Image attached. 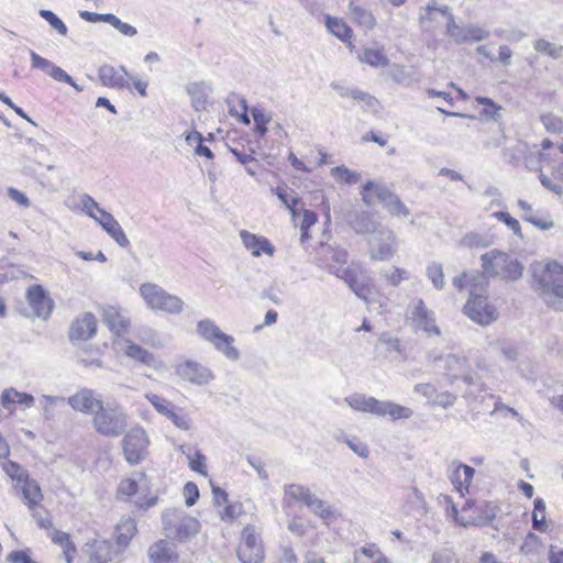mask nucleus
Wrapping results in <instances>:
<instances>
[{
    "label": "nucleus",
    "instance_id": "nucleus-33",
    "mask_svg": "<svg viewBox=\"0 0 563 563\" xmlns=\"http://www.w3.org/2000/svg\"><path fill=\"white\" fill-rule=\"evenodd\" d=\"M355 563H389L375 544H368L356 550L354 553Z\"/></svg>",
    "mask_w": 563,
    "mask_h": 563
},
{
    "label": "nucleus",
    "instance_id": "nucleus-21",
    "mask_svg": "<svg viewBox=\"0 0 563 563\" xmlns=\"http://www.w3.org/2000/svg\"><path fill=\"white\" fill-rule=\"evenodd\" d=\"M346 221L356 234H374L382 227L368 211L351 212Z\"/></svg>",
    "mask_w": 563,
    "mask_h": 563
},
{
    "label": "nucleus",
    "instance_id": "nucleus-16",
    "mask_svg": "<svg viewBox=\"0 0 563 563\" xmlns=\"http://www.w3.org/2000/svg\"><path fill=\"white\" fill-rule=\"evenodd\" d=\"M67 402L74 410L86 415L93 413V416L98 409H101V405L103 404L99 395L89 388H81L76 394L70 396Z\"/></svg>",
    "mask_w": 563,
    "mask_h": 563
},
{
    "label": "nucleus",
    "instance_id": "nucleus-62",
    "mask_svg": "<svg viewBox=\"0 0 563 563\" xmlns=\"http://www.w3.org/2000/svg\"><path fill=\"white\" fill-rule=\"evenodd\" d=\"M475 275H482V274L478 272H473V273H463L459 276H455L452 282L453 286L460 290L467 287L468 291H470L472 288V284L475 283V280H473V279H475V277H474Z\"/></svg>",
    "mask_w": 563,
    "mask_h": 563
},
{
    "label": "nucleus",
    "instance_id": "nucleus-40",
    "mask_svg": "<svg viewBox=\"0 0 563 563\" xmlns=\"http://www.w3.org/2000/svg\"><path fill=\"white\" fill-rule=\"evenodd\" d=\"M173 424L183 431H189L192 429L194 422L187 412L183 408L174 407L166 416Z\"/></svg>",
    "mask_w": 563,
    "mask_h": 563
},
{
    "label": "nucleus",
    "instance_id": "nucleus-36",
    "mask_svg": "<svg viewBox=\"0 0 563 563\" xmlns=\"http://www.w3.org/2000/svg\"><path fill=\"white\" fill-rule=\"evenodd\" d=\"M325 26L335 37L346 42L352 37V29L341 19L330 15L325 16Z\"/></svg>",
    "mask_w": 563,
    "mask_h": 563
},
{
    "label": "nucleus",
    "instance_id": "nucleus-18",
    "mask_svg": "<svg viewBox=\"0 0 563 563\" xmlns=\"http://www.w3.org/2000/svg\"><path fill=\"white\" fill-rule=\"evenodd\" d=\"M96 330V317L91 312H85L73 321L69 329V339L71 341H87L92 338Z\"/></svg>",
    "mask_w": 563,
    "mask_h": 563
},
{
    "label": "nucleus",
    "instance_id": "nucleus-14",
    "mask_svg": "<svg viewBox=\"0 0 563 563\" xmlns=\"http://www.w3.org/2000/svg\"><path fill=\"white\" fill-rule=\"evenodd\" d=\"M175 373L183 380L199 386L207 385L214 379V375L210 368L194 360H186L178 363Z\"/></svg>",
    "mask_w": 563,
    "mask_h": 563
},
{
    "label": "nucleus",
    "instance_id": "nucleus-29",
    "mask_svg": "<svg viewBox=\"0 0 563 563\" xmlns=\"http://www.w3.org/2000/svg\"><path fill=\"white\" fill-rule=\"evenodd\" d=\"M474 474L475 470L473 467L462 463H459L452 471L450 479L462 496L468 493Z\"/></svg>",
    "mask_w": 563,
    "mask_h": 563
},
{
    "label": "nucleus",
    "instance_id": "nucleus-8",
    "mask_svg": "<svg viewBox=\"0 0 563 563\" xmlns=\"http://www.w3.org/2000/svg\"><path fill=\"white\" fill-rule=\"evenodd\" d=\"M197 333L210 342L219 352L231 361L240 358L239 350L233 346L234 339L224 333L212 320L205 319L198 322Z\"/></svg>",
    "mask_w": 563,
    "mask_h": 563
},
{
    "label": "nucleus",
    "instance_id": "nucleus-39",
    "mask_svg": "<svg viewBox=\"0 0 563 563\" xmlns=\"http://www.w3.org/2000/svg\"><path fill=\"white\" fill-rule=\"evenodd\" d=\"M518 207L525 211V214L522 216V219L525 221H528L530 223H532L534 227L541 229V230H550L553 228V221L551 220H548V219H540V218H537L533 213H532V207L530 203H528L527 201L522 200V199H519L518 200Z\"/></svg>",
    "mask_w": 563,
    "mask_h": 563
},
{
    "label": "nucleus",
    "instance_id": "nucleus-44",
    "mask_svg": "<svg viewBox=\"0 0 563 563\" xmlns=\"http://www.w3.org/2000/svg\"><path fill=\"white\" fill-rule=\"evenodd\" d=\"M331 176L338 181L346 185H354L361 180V174L350 170L345 166H338L331 169Z\"/></svg>",
    "mask_w": 563,
    "mask_h": 563
},
{
    "label": "nucleus",
    "instance_id": "nucleus-12",
    "mask_svg": "<svg viewBox=\"0 0 563 563\" xmlns=\"http://www.w3.org/2000/svg\"><path fill=\"white\" fill-rule=\"evenodd\" d=\"M427 361L432 366H437L440 362H443L444 375L448 377L450 384H454V382L470 368L468 360L465 356L454 353H449L443 356L437 351H431L427 355Z\"/></svg>",
    "mask_w": 563,
    "mask_h": 563
},
{
    "label": "nucleus",
    "instance_id": "nucleus-17",
    "mask_svg": "<svg viewBox=\"0 0 563 563\" xmlns=\"http://www.w3.org/2000/svg\"><path fill=\"white\" fill-rule=\"evenodd\" d=\"M26 300L36 317L46 320L51 316L54 302L41 285H32L27 288Z\"/></svg>",
    "mask_w": 563,
    "mask_h": 563
},
{
    "label": "nucleus",
    "instance_id": "nucleus-59",
    "mask_svg": "<svg viewBox=\"0 0 563 563\" xmlns=\"http://www.w3.org/2000/svg\"><path fill=\"white\" fill-rule=\"evenodd\" d=\"M446 32L456 43L465 42V36L463 35L464 26H460L455 22V19L453 15H450V19L446 23Z\"/></svg>",
    "mask_w": 563,
    "mask_h": 563
},
{
    "label": "nucleus",
    "instance_id": "nucleus-54",
    "mask_svg": "<svg viewBox=\"0 0 563 563\" xmlns=\"http://www.w3.org/2000/svg\"><path fill=\"white\" fill-rule=\"evenodd\" d=\"M310 489L302 485L289 484L285 486V494L296 501L303 503Z\"/></svg>",
    "mask_w": 563,
    "mask_h": 563
},
{
    "label": "nucleus",
    "instance_id": "nucleus-9",
    "mask_svg": "<svg viewBox=\"0 0 563 563\" xmlns=\"http://www.w3.org/2000/svg\"><path fill=\"white\" fill-rule=\"evenodd\" d=\"M150 439L145 430L136 427L126 432L122 439V448L126 462L131 465L141 463L146 459Z\"/></svg>",
    "mask_w": 563,
    "mask_h": 563
},
{
    "label": "nucleus",
    "instance_id": "nucleus-30",
    "mask_svg": "<svg viewBox=\"0 0 563 563\" xmlns=\"http://www.w3.org/2000/svg\"><path fill=\"white\" fill-rule=\"evenodd\" d=\"M136 521L134 518L123 516L115 527V543L120 549H125L135 536Z\"/></svg>",
    "mask_w": 563,
    "mask_h": 563
},
{
    "label": "nucleus",
    "instance_id": "nucleus-20",
    "mask_svg": "<svg viewBox=\"0 0 563 563\" xmlns=\"http://www.w3.org/2000/svg\"><path fill=\"white\" fill-rule=\"evenodd\" d=\"M98 76L103 86L115 88V89H130L128 80V70L124 66H120L119 69L111 65H102L98 70Z\"/></svg>",
    "mask_w": 563,
    "mask_h": 563
},
{
    "label": "nucleus",
    "instance_id": "nucleus-31",
    "mask_svg": "<svg viewBox=\"0 0 563 563\" xmlns=\"http://www.w3.org/2000/svg\"><path fill=\"white\" fill-rule=\"evenodd\" d=\"M153 563H168L176 558L175 545L166 540H159L148 549Z\"/></svg>",
    "mask_w": 563,
    "mask_h": 563
},
{
    "label": "nucleus",
    "instance_id": "nucleus-13",
    "mask_svg": "<svg viewBox=\"0 0 563 563\" xmlns=\"http://www.w3.org/2000/svg\"><path fill=\"white\" fill-rule=\"evenodd\" d=\"M408 318L416 328L427 334H441L440 328L435 324L434 312L427 308L422 299H415L409 303Z\"/></svg>",
    "mask_w": 563,
    "mask_h": 563
},
{
    "label": "nucleus",
    "instance_id": "nucleus-38",
    "mask_svg": "<svg viewBox=\"0 0 563 563\" xmlns=\"http://www.w3.org/2000/svg\"><path fill=\"white\" fill-rule=\"evenodd\" d=\"M187 93L191 98V104L196 111L205 108L207 101V87L202 82H192L187 86Z\"/></svg>",
    "mask_w": 563,
    "mask_h": 563
},
{
    "label": "nucleus",
    "instance_id": "nucleus-11",
    "mask_svg": "<svg viewBox=\"0 0 563 563\" xmlns=\"http://www.w3.org/2000/svg\"><path fill=\"white\" fill-rule=\"evenodd\" d=\"M238 556L242 563H261L264 549L260 532L254 526H246L242 531V540L238 549Z\"/></svg>",
    "mask_w": 563,
    "mask_h": 563
},
{
    "label": "nucleus",
    "instance_id": "nucleus-28",
    "mask_svg": "<svg viewBox=\"0 0 563 563\" xmlns=\"http://www.w3.org/2000/svg\"><path fill=\"white\" fill-rule=\"evenodd\" d=\"M107 231V233L122 247H126L130 241L123 232L119 222L107 211H100V217L96 220Z\"/></svg>",
    "mask_w": 563,
    "mask_h": 563
},
{
    "label": "nucleus",
    "instance_id": "nucleus-48",
    "mask_svg": "<svg viewBox=\"0 0 563 563\" xmlns=\"http://www.w3.org/2000/svg\"><path fill=\"white\" fill-rule=\"evenodd\" d=\"M41 18H43L59 35L66 36L68 29L66 24L51 10L42 9L38 11Z\"/></svg>",
    "mask_w": 563,
    "mask_h": 563
},
{
    "label": "nucleus",
    "instance_id": "nucleus-50",
    "mask_svg": "<svg viewBox=\"0 0 563 563\" xmlns=\"http://www.w3.org/2000/svg\"><path fill=\"white\" fill-rule=\"evenodd\" d=\"M331 88L333 90H335L342 98L351 97L354 100H364V101L371 99V97L366 92H363L357 89H349L347 87L343 86L340 82H332Z\"/></svg>",
    "mask_w": 563,
    "mask_h": 563
},
{
    "label": "nucleus",
    "instance_id": "nucleus-15",
    "mask_svg": "<svg viewBox=\"0 0 563 563\" xmlns=\"http://www.w3.org/2000/svg\"><path fill=\"white\" fill-rule=\"evenodd\" d=\"M362 200L366 206H372L375 202V198L380 201L384 207L389 210L395 201L399 198L397 195L391 192L386 186L378 183L368 180L363 185Z\"/></svg>",
    "mask_w": 563,
    "mask_h": 563
},
{
    "label": "nucleus",
    "instance_id": "nucleus-47",
    "mask_svg": "<svg viewBox=\"0 0 563 563\" xmlns=\"http://www.w3.org/2000/svg\"><path fill=\"white\" fill-rule=\"evenodd\" d=\"M426 274L431 280L433 287L438 290H441L444 288L445 282H444V274H443V267L440 263L432 262L428 264L426 268Z\"/></svg>",
    "mask_w": 563,
    "mask_h": 563
},
{
    "label": "nucleus",
    "instance_id": "nucleus-25",
    "mask_svg": "<svg viewBox=\"0 0 563 563\" xmlns=\"http://www.w3.org/2000/svg\"><path fill=\"white\" fill-rule=\"evenodd\" d=\"M102 317L108 328L117 335L124 333L130 327L129 317L117 307H104L102 309Z\"/></svg>",
    "mask_w": 563,
    "mask_h": 563
},
{
    "label": "nucleus",
    "instance_id": "nucleus-24",
    "mask_svg": "<svg viewBox=\"0 0 563 563\" xmlns=\"http://www.w3.org/2000/svg\"><path fill=\"white\" fill-rule=\"evenodd\" d=\"M31 66L45 71L51 78L59 82H70V76L53 62L42 57L34 51H30Z\"/></svg>",
    "mask_w": 563,
    "mask_h": 563
},
{
    "label": "nucleus",
    "instance_id": "nucleus-10",
    "mask_svg": "<svg viewBox=\"0 0 563 563\" xmlns=\"http://www.w3.org/2000/svg\"><path fill=\"white\" fill-rule=\"evenodd\" d=\"M397 251V241L394 231L382 225L368 240L371 258L379 261L390 260Z\"/></svg>",
    "mask_w": 563,
    "mask_h": 563
},
{
    "label": "nucleus",
    "instance_id": "nucleus-22",
    "mask_svg": "<svg viewBox=\"0 0 563 563\" xmlns=\"http://www.w3.org/2000/svg\"><path fill=\"white\" fill-rule=\"evenodd\" d=\"M124 347H121V350L129 358L154 369H158L163 366L162 361L157 360L153 353L148 352L142 346L133 343L130 340H124Z\"/></svg>",
    "mask_w": 563,
    "mask_h": 563
},
{
    "label": "nucleus",
    "instance_id": "nucleus-58",
    "mask_svg": "<svg viewBox=\"0 0 563 563\" xmlns=\"http://www.w3.org/2000/svg\"><path fill=\"white\" fill-rule=\"evenodd\" d=\"M476 102L485 106L486 108L483 110V114L496 120L499 117L500 107L497 106L490 98L487 97H476Z\"/></svg>",
    "mask_w": 563,
    "mask_h": 563
},
{
    "label": "nucleus",
    "instance_id": "nucleus-7",
    "mask_svg": "<svg viewBox=\"0 0 563 563\" xmlns=\"http://www.w3.org/2000/svg\"><path fill=\"white\" fill-rule=\"evenodd\" d=\"M166 536L170 539L187 540L196 536L200 529L199 521L179 509H168L163 514Z\"/></svg>",
    "mask_w": 563,
    "mask_h": 563
},
{
    "label": "nucleus",
    "instance_id": "nucleus-6",
    "mask_svg": "<svg viewBox=\"0 0 563 563\" xmlns=\"http://www.w3.org/2000/svg\"><path fill=\"white\" fill-rule=\"evenodd\" d=\"M140 294L152 310L170 314H179L184 310L185 303L179 297L167 292L156 284H142L140 286Z\"/></svg>",
    "mask_w": 563,
    "mask_h": 563
},
{
    "label": "nucleus",
    "instance_id": "nucleus-23",
    "mask_svg": "<svg viewBox=\"0 0 563 563\" xmlns=\"http://www.w3.org/2000/svg\"><path fill=\"white\" fill-rule=\"evenodd\" d=\"M329 271L343 279L358 298L367 302L369 289L365 284L358 282L357 274L354 269L330 265Z\"/></svg>",
    "mask_w": 563,
    "mask_h": 563
},
{
    "label": "nucleus",
    "instance_id": "nucleus-3",
    "mask_svg": "<svg viewBox=\"0 0 563 563\" xmlns=\"http://www.w3.org/2000/svg\"><path fill=\"white\" fill-rule=\"evenodd\" d=\"M344 401L355 411L368 412L377 417H390L393 420L409 419L413 411L409 407L398 405L389 400H378L363 394H353L345 397Z\"/></svg>",
    "mask_w": 563,
    "mask_h": 563
},
{
    "label": "nucleus",
    "instance_id": "nucleus-61",
    "mask_svg": "<svg viewBox=\"0 0 563 563\" xmlns=\"http://www.w3.org/2000/svg\"><path fill=\"white\" fill-rule=\"evenodd\" d=\"M494 216L504 222L516 235L521 236V227L517 219L504 211L495 212Z\"/></svg>",
    "mask_w": 563,
    "mask_h": 563
},
{
    "label": "nucleus",
    "instance_id": "nucleus-52",
    "mask_svg": "<svg viewBox=\"0 0 563 563\" xmlns=\"http://www.w3.org/2000/svg\"><path fill=\"white\" fill-rule=\"evenodd\" d=\"M463 35L465 36V42L467 41H483L489 36V31L484 30L474 24H467L464 26Z\"/></svg>",
    "mask_w": 563,
    "mask_h": 563
},
{
    "label": "nucleus",
    "instance_id": "nucleus-19",
    "mask_svg": "<svg viewBox=\"0 0 563 563\" xmlns=\"http://www.w3.org/2000/svg\"><path fill=\"white\" fill-rule=\"evenodd\" d=\"M89 547V558L95 563H112L123 551L118 544L114 547L108 540H95Z\"/></svg>",
    "mask_w": 563,
    "mask_h": 563
},
{
    "label": "nucleus",
    "instance_id": "nucleus-51",
    "mask_svg": "<svg viewBox=\"0 0 563 563\" xmlns=\"http://www.w3.org/2000/svg\"><path fill=\"white\" fill-rule=\"evenodd\" d=\"M251 113L256 124V132H258L261 135H264L267 132L266 125L269 123L272 117L267 114L264 110L258 108H253L251 110Z\"/></svg>",
    "mask_w": 563,
    "mask_h": 563
},
{
    "label": "nucleus",
    "instance_id": "nucleus-49",
    "mask_svg": "<svg viewBox=\"0 0 563 563\" xmlns=\"http://www.w3.org/2000/svg\"><path fill=\"white\" fill-rule=\"evenodd\" d=\"M145 398L154 407V409L164 417H166L169 413V411L175 407V405L169 400L153 393H147L145 395Z\"/></svg>",
    "mask_w": 563,
    "mask_h": 563
},
{
    "label": "nucleus",
    "instance_id": "nucleus-43",
    "mask_svg": "<svg viewBox=\"0 0 563 563\" xmlns=\"http://www.w3.org/2000/svg\"><path fill=\"white\" fill-rule=\"evenodd\" d=\"M2 468L12 481L16 482L18 485L30 478L29 472L16 462L7 461L2 464Z\"/></svg>",
    "mask_w": 563,
    "mask_h": 563
},
{
    "label": "nucleus",
    "instance_id": "nucleus-37",
    "mask_svg": "<svg viewBox=\"0 0 563 563\" xmlns=\"http://www.w3.org/2000/svg\"><path fill=\"white\" fill-rule=\"evenodd\" d=\"M350 13L353 21L366 30L373 29L376 23V20L369 10L357 5L354 2L350 3Z\"/></svg>",
    "mask_w": 563,
    "mask_h": 563
},
{
    "label": "nucleus",
    "instance_id": "nucleus-63",
    "mask_svg": "<svg viewBox=\"0 0 563 563\" xmlns=\"http://www.w3.org/2000/svg\"><path fill=\"white\" fill-rule=\"evenodd\" d=\"M457 399V396L450 391H442L435 394L433 399V405L440 406L442 408L452 407Z\"/></svg>",
    "mask_w": 563,
    "mask_h": 563
},
{
    "label": "nucleus",
    "instance_id": "nucleus-46",
    "mask_svg": "<svg viewBox=\"0 0 563 563\" xmlns=\"http://www.w3.org/2000/svg\"><path fill=\"white\" fill-rule=\"evenodd\" d=\"M545 503L541 498H537L534 500V510L532 514V527L538 531L547 530V521H545Z\"/></svg>",
    "mask_w": 563,
    "mask_h": 563
},
{
    "label": "nucleus",
    "instance_id": "nucleus-26",
    "mask_svg": "<svg viewBox=\"0 0 563 563\" xmlns=\"http://www.w3.org/2000/svg\"><path fill=\"white\" fill-rule=\"evenodd\" d=\"M148 490V481L145 473H135L133 477L122 479L118 487V497L129 498L139 492Z\"/></svg>",
    "mask_w": 563,
    "mask_h": 563
},
{
    "label": "nucleus",
    "instance_id": "nucleus-60",
    "mask_svg": "<svg viewBox=\"0 0 563 563\" xmlns=\"http://www.w3.org/2000/svg\"><path fill=\"white\" fill-rule=\"evenodd\" d=\"M387 282L391 286H398L402 280L409 278V274L406 269L399 267H393L390 271L385 273Z\"/></svg>",
    "mask_w": 563,
    "mask_h": 563
},
{
    "label": "nucleus",
    "instance_id": "nucleus-64",
    "mask_svg": "<svg viewBox=\"0 0 563 563\" xmlns=\"http://www.w3.org/2000/svg\"><path fill=\"white\" fill-rule=\"evenodd\" d=\"M275 194L280 199V201L286 206V208L290 209L292 214H296L295 206L298 205L299 199L295 196L289 195L285 189L277 187L275 189Z\"/></svg>",
    "mask_w": 563,
    "mask_h": 563
},
{
    "label": "nucleus",
    "instance_id": "nucleus-57",
    "mask_svg": "<svg viewBox=\"0 0 563 563\" xmlns=\"http://www.w3.org/2000/svg\"><path fill=\"white\" fill-rule=\"evenodd\" d=\"M81 205L85 212L97 220L100 217V211H104L99 207L97 201L89 195H84L81 197Z\"/></svg>",
    "mask_w": 563,
    "mask_h": 563
},
{
    "label": "nucleus",
    "instance_id": "nucleus-56",
    "mask_svg": "<svg viewBox=\"0 0 563 563\" xmlns=\"http://www.w3.org/2000/svg\"><path fill=\"white\" fill-rule=\"evenodd\" d=\"M545 130L551 133H560L563 131V121L560 117L548 113L541 117Z\"/></svg>",
    "mask_w": 563,
    "mask_h": 563
},
{
    "label": "nucleus",
    "instance_id": "nucleus-55",
    "mask_svg": "<svg viewBox=\"0 0 563 563\" xmlns=\"http://www.w3.org/2000/svg\"><path fill=\"white\" fill-rule=\"evenodd\" d=\"M187 457L189 460V467L191 471L197 472L203 476L208 474L206 465L207 457L200 451H197L192 457L189 454Z\"/></svg>",
    "mask_w": 563,
    "mask_h": 563
},
{
    "label": "nucleus",
    "instance_id": "nucleus-53",
    "mask_svg": "<svg viewBox=\"0 0 563 563\" xmlns=\"http://www.w3.org/2000/svg\"><path fill=\"white\" fill-rule=\"evenodd\" d=\"M316 516L320 517L322 520L328 522L330 519H332L334 512L331 508V506L318 498L317 501H314L313 506L310 509Z\"/></svg>",
    "mask_w": 563,
    "mask_h": 563
},
{
    "label": "nucleus",
    "instance_id": "nucleus-45",
    "mask_svg": "<svg viewBox=\"0 0 563 563\" xmlns=\"http://www.w3.org/2000/svg\"><path fill=\"white\" fill-rule=\"evenodd\" d=\"M361 62L373 67H386L389 64L387 56L382 51L375 48H365Z\"/></svg>",
    "mask_w": 563,
    "mask_h": 563
},
{
    "label": "nucleus",
    "instance_id": "nucleus-35",
    "mask_svg": "<svg viewBox=\"0 0 563 563\" xmlns=\"http://www.w3.org/2000/svg\"><path fill=\"white\" fill-rule=\"evenodd\" d=\"M229 106V113L231 115H240L241 122L250 124V118L247 115V103L244 97L238 93H230L227 98Z\"/></svg>",
    "mask_w": 563,
    "mask_h": 563
},
{
    "label": "nucleus",
    "instance_id": "nucleus-1",
    "mask_svg": "<svg viewBox=\"0 0 563 563\" xmlns=\"http://www.w3.org/2000/svg\"><path fill=\"white\" fill-rule=\"evenodd\" d=\"M475 283L472 284L468 299L463 308V312L473 322L479 325H489L495 322L498 317L497 308L489 302L486 295H484L488 280L484 275H475Z\"/></svg>",
    "mask_w": 563,
    "mask_h": 563
},
{
    "label": "nucleus",
    "instance_id": "nucleus-5",
    "mask_svg": "<svg viewBox=\"0 0 563 563\" xmlns=\"http://www.w3.org/2000/svg\"><path fill=\"white\" fill-rule=\"evenodd\" d=\"M92 427L103 437L117 438L128 428V415L119 405L102 404L92 418Z\"/></svg>",
    "mask_w": 563,
    "mask_h": 563
},
{
    "label": "nucleus",
    "instance_id": "nucleus-34",
    "mask_svg": "<svg viewBox=\"0 0 563 563\" xmlns=\"http://www.w3.org/2000/svg\"><path fill=\"white\" fill-rule=\"evenodd\" d=\"M390 77L395 82L406 87L419 81L418 73L413 67L395 65L390 69Z\"/></svg>",
    "mask_w": 563,
    "mask_h": 563
},
{
    "label": "nucleus",
    "instance_id": "nucleus-42",
    "mask_svg": "<svg viewBox=\"0 0 563 563\" xmlns=\"http://www.w3.org/2000/svg\"><path fill=\"white\" fill-rule=\"evenodd\" d=\"M40 402L42 404L44 418L46 420H53L56 407L64 405L65 398L62 396L42 395Z\"/></svg>",
    "mask_w": 563,
    "mask_h": 563
},
{
    "label": "nucleus",
    "instance_id": "nucleus-27",
    "mask_svg": "<svg viewBox=\"0 0 563 563\" xmlns=\"http://www.w3.org/2000/svg\"><path fill=\"white\" fill-rule=\"evenodd\" d=\"M240 235L244 246L251 252L253 256L258 257L262 253L268 254L271 256L274 254L275 247L266 238L258 236L247 231H242Z\"/></svg>",
    "mask_w": 563,
    "mask_h": 563
},
{
    "label": "nucleus",
    "instance_id": "nucleus-2",
    "mask_svg": "<svg viewBox=\"0 0 563 563\" xmlns=\"http://www.w3.org/2000/svg\"><path fill=\"white\" fill-rule=\"evenodd\" d=\"M537 291L554 310L563 309V266L558 262L547 264L534 274Z\"/></svg>",
    "mask_w": 563,
    "mask_h": 563
},
{
    "label": "nucleus",
    "instance_id": "nucleus-4",
    "mask_svg": "<svg viewBox=\"0 0 563 563\" xmlns=\"http://www.w3.org/2000/svg\"><path fill=\"white\" fill-rule=\"evenodd\" d=\"M482 266L484 276H497L503 279L517 280L522 276L523 266L512 256L493 250L482 255Z\"/></svg>",
    "mask_w": 563,
    "mask_h": 563
},
{
    "label": "nucleus",
    "instance_id": "nucleus-41",
    "mask_svg": "<svg viewBox=\"0 0 563 563\" xmlns=\"http://www.w3.org/2000/svg\"><path fill=\"white\" fill-rule=\"evenodd\" d=\"M533 48L538 53H540L542 55H547L554 59L561 58L563 55V46L562 45L551 43L544 38H539V40L534 41Z\"/></svg>",
    "mask_w": 563,
    "mask_h": 563
},
{
    "label": "nucleus",
    "instance_id": "nucleus-32",
    "mask_svg": "<svg viewBox=\"0 0 563 563\" xmlns=\"http://www.w3.org/2000/svg\"><path fill=\"white\" fill-rule=\"evenodd\" d=\"M21 492L24 504L30 510H33L43 500V494L36 481L27 478L21 484Z\"/></svg>",
    "mask_w": 563,
    "mask_h": 563
}]
</instances>
